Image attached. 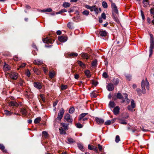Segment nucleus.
Instances as JSON below:
<instances>
[{
	"label": "nucleus",
	"instance_id": "obj_19",
	"mask_svg": "<svg viewBox=\"0 0 154 154\" xmlns=\"http://www.w3.org/2000/svg\"><path fill=\"white\" fill-rule=\"evenodd\" d=\"M81 57L83 58L88 59L89 57V56L87 54L84 53L81 54Z\"/></svg>",
	"mask_w": 154,
	"mask_h": 154
},
{
	"label": "nucleus",
	"instance_id": "obj_50",
	"mask_svg": "<svg viewBox=\"0 0 154 154\" xmlns=\"http://www.w3.org/2000/svg\"><path fill=\"white\" fill-rule=\"evenodd\" d=\"M101 18H103L104 20H105L106 18V16L105 13H103L101 15Z\"/></svg>",
	"mask_w": 154,
	"mask_h": 154
},
{
	"label": "nucleus",
	"instance_id": "obj_8",
	"mask_svg": "<svg viewBox=\"0 0 154 154\" xmlns=\"http://www.w3.org/2000/svg\"><path fill=\"white\" fill-rule=\"evenodd\" d=\"M150 42V46L149 50V57L152 54L153 49L154 48V41Z\"/></svg>",
	"mask_w": 154,
	"mask_h": 154
},
{
	"label": "nucleus",
	"instance_id": "obj_44",
	"mask_svg": "<svg viewBox=\"0 0 154 154\" xmlns=\"http://www.w3.org/2000/svg\"><path fill=\"white\" fill-rule=\"evenodd\" d=\"M82 13L83 15L87 16L89 14V11L87 10H85L82 12Z\"/></svg>",
	"mask_w": 154,
	"mask_h": 154
},
{
	"label": "nucleus",
	"instance_id": "obj_58",
	"mask_svg": "<svg viewBox=\"0 0 154 154\" xmlns=\"http://www.w3.org/2000/svg\"><path fill=\"white\" fill-rule=\"evenodd\" d=\"M19 84H20V85L23 86L24 84V82L21 79L20 81Z\"/></svg>",
	"mask_w": 154,
	"mask_h": 154
},
{
	"label": "nucleus",
	"instance_id": "obj_59",
	"mask_svg": "<svg viewBox=\"0 0 154 154\" xmlns=\"http://www.w3.org/2000/svg\"><path fill=\"white\" fill-rule=\"evenodd\" d=\"M43 70L45 74H46L48 72V69L45 67H43Z\"/></svg>",
	"mask_w": 154,
	"mask_h": 154
},
{
	"label": "nucleus",
	"instance_id": "obj_55",
	"mask_svg": "<svg viewBox=\"0 0 154 154\" xmlns=\"http://www.w3.org/2000/svg\"><path fill=\"white\" fill-rule=\"evenodd\" d=\"M150 42L154 41V38H153V35L152 34H150Z\"/></svg>",
	"mask_w": 154,
	"mask_h": 154
},
{
	"label": "nucleus",
	"instance_id": "obj_57",
	"mask_svg": "<svg viewBox=\"0 0 154 154\" xmlns=\"http://www.w3.org/2000/svg\"><path fill=\"white\" fill-rule=\"evenodd\" d=\"M68 27L70 29H72V24L71 23H69L67 24Z\"/></svg>",
	"mask_w": 154,
	"mask_h": 154
},
{
	"label": "nucleus",
	"instance_id": "obj_40",
	"mask_svg": "<svg viewBox=\"0 0 154 154\" xmlns=\"http://www.w3.org/2000/svg\"><path fill=\"white\" fill-rule=\"evenodd\" d=\"M102 6L103 7L105 8H107V3L104 1H103L102 2Z\"/></svg>",
	"mask_w": 154,
	"mask_h": 154
},
{
	"label": "nucleus",
	"instance_id": "obj_33",
	"mask_svg": "<svg viewBox=\"0 0 154 154\" xmlns=\"http://www.w3.org/2000/svg\"><path fill=\"white\" fill-rule=\"evenodd\" d=\"M92 66H96L97 65V60L96 59L94 60L91 63Z\"/></svg>",
	"mask_w": 154,
	"mask_h": 154
},
{
	"label": "nucleus",
	"instance_id": "obj_2",
	"mask_svg": "<svg viewBox=\"0 0 154 154\" xmlns=\"http://www.w3.org/2000/svg\"><path fill=\"white\" fill-rule=\"evenodd\" d=\"M88 114V113H82L79 116V120L81 121L82 120L83 121H85L88 120V118L87 117H85L86 115Z\"/></svg>",
	"mask_w": 154,
	"mask_h": 154
},
{
	"label": "nucleus",
	"instance_id": "obj_31",
	"mask_svg": "<svg viewBox=\"0 0 154 154\" xmlns=\"http://www.w3.org/2000/svg\"><path fill=\"white\" fill-rule=\"evenodd\" d=\"M62 126L64 128L65 130H67L68 129V125L64 123H62L61 124Z\"/></svg>",
	"mask_w": 154,
	"mask_h": 154
},
{
	"label": "nucleus",
	"instance_id": "obj_18",
	"mask_svg": "<svg viewBox=\"0 0 154 154\" xmlns=\"http://www.w3.org/2000/svg\"><path fill=\"white\" fill-rule=\"evenodd\" d=\"M99 33L101 36H106L107 35V32L103 30H101L100 31Z\"/></svg>",
	"mask_w": 154,
	"mask_h": 154
},
{
	"label": "nucleus",
	"instance_id": "obj_1",
	"mask_svg": "<svg viewBox=\"0 0 154 154\" xmlns=\"http://www.w3.org/2000/svg\"><path fill=\"white\" fill-rule=\"evenodd\" d=\"M141 86L142 92L144 94H145L146 92V89L145 88V86L147 90H149V83L146 78V79L145 81L144 79L142 80Z\"/></svg>",
	"mask_w": 154,
	"mask_h": 154
},
{
	"label": "nucleus",
	"instance_id": "obj_36",
	"mask_svg": "<svg viewBox=\"0 0 154 154\" xmlns=\"http://www.w3.org/2000/svg\"><path fill=\"white\" fill-rule=\"evenodd\" d=\"M112 16L113 19L115 20V21L117 22L118 23L119 22V20L118 19L117 17L115 15L114 13L113 12L112 13Z\"/></svg>",
	"mask_w": 154,
	"mask_h": 154
},
{
	"label": "nucleus",
	"instance_id": "obj_63",
	"mask_svg": "<svg viewBox=\"0 0 154 154\" xmlns=\"http://www.w3.org/2000/svg\"><path fill=\"white\" fill-rule=\"evenodd\" d=\"M98 149L100 151H101L102 150V146L100 145V144H99L98 145Z\"/></svg>",
	"mask_w": 154,
	"mask_h": 154
},
{
	"label": "nucleus",
	"instance_id": "obj_27",
	"mask_svg": "<svg viewBox=\"0 0 154 154\" xmlns=\"http://www.w3.org/2000/svg\"><path fill=\"white\" fill-rule=\"evenodd\" d=\"M94 11L96 14H97L99 12V11L100 12L101 11V9L100 8L98 9L95 6L94 8Z\"/></svg>",
	"mask_w": 154,
	"mask_h": 154
},
{
	"label": "nucleus",
	"instance_id": "obj_62",
	"mask_svg": "<svg viewBox=\"0 0 154 154\" xmlns=\"http://www.w3.org/2000/svg\"><path fill=\"white\" fill-rule=\"evenodd\" d=\"M40 96L41 97V99H42V101L43 102H45V98L44 97L43 95V94H40Z\"/></svg>",
	"mask_w": 154,
	"mask_h": 154
},
{
	"label": "nucleus",
	"instance_id": "obj_64",
	"mask_svg": "<svg viewBox=\"0 0 154 154\" xmlns=\"http://www.w3.org/2000/svg\"><path fill=\"white\" fill-rule=\"evenodd\" d=\"M150 11L151 14L154 15V8H151Z\"/></svg>",
	"mask_w": 154,
	"mask_h": 154
},
{
	"label": "nucleus",
	"instance_id": "obj_4",
	"mask_svg": "<svg viewBox=\"0 0 154 154\" xmlns=\"http://www.w3.org/2000/svg\"><path fill=\"white\" fill-rule=\"evenodd\" d=\"M18 75V73L15 72H11L9 74V76L10 78L14 80H16L17 79Z\"/></svg>",
	"mask_w": 154,
	"mask_h": 154
},
{
	"label": "nucleus",
	"instance_id": "obj_43",
	"mask_svg": "<svg viewBox=\"0 0 154 154\" xmlns=\"http://www.w3.org/2000/svg\"><path fill=\"white\" fill-rule=\"evenodd\" d=\"M21 112L23 115H25L26 113V111L25 109H22L21 110Z\"/></svg>",
	"mask_w": 154,
	"mask_h": 154
},
{
	"label": "nucleus",
	"instance_id": "obj_25",
	"mask_svg": "<svg viewBox=\"0 0 154 154\" xmlns=\"http://www.w3.org/2000/svg\"><path fill=\"white\" fill-rule=\"evenodd\" d=\"M86 76L88 78H89L91 76L90 72L89 70H86L85 72Z\"/></svg>",
	"mask_w": 154,
	"mask_h": 154
},
{
	"label": "nucleus",
	"instance_id": "obj_61",
	"mask_svg": "<svg viewBox=\"0 0 154 154\" xmlns=\"http://www.w3.org/2000/svg\"><path fill=\"white\" fill-rule=\"evenodd\" d=\"M92 83L95 86H96L98 84V82L92 80Z\"/></svg>",
	"mask_w": 154,
	"mask_h": 154
},
{
	"label": "nucleus",
	"instance_id": "obj_17",
	"mask_svg": "<svg viewBox=\"0 0 154 154\" xmlns=\"http://www.w3.org/2000/svg\"><path fill=\"white\" fill-rule=\"evenodd\" d=\"M9 104L11 106H15L17 107L19 104L16 102L14 101H11L9 102Z\"/></svg>",
	"mask_w": 154,
	"mask_h": 154
},
{
	"label": "nucleus",
	"instance_id": "obj_3",
	"mask_svg": "<svg viewBox=\"0 0 154 154\" xmlns=\"http://www.w3.org/2000/svg\"><path fill=\"white\" fill-rule=\"evenodd\" d=\"M64 112V109L63 108H61L58 113V116L56 119V120H60L63 117Z\"/></svg>",
	"mask_w": 154,
	"mask_h": 154
},
{
	"label": "nucleus",
	"instance_id": "obj_34",
	"mask_svg": "<svg viewBox=\"0 0 154 154\" xmlns=\"http://www.w3.org/2000/svg\"><path fill=\"white\" fill-rule=\"evenodd\" d=\"M119 122L122 124L126 125L127 124V122L124 120L119 119Z\"/></svg>",
	"mask_w": 154,
	"mask_h": 154
},
{
	"label": "nucleus",
	"instance_id": "obj_52",
	"mask_svg": "<svg viewBox=\"0 0 154 154\" xmlns=\"http://www.w3.org/2000/svg\"><path fill=\"white\" fill-rule=\"evenodd\" d=\"M26 65V64L25 63H22L21 65L19 66V68L17 69L19 70L20 68H23Z\"/></svg>",
	"mask_w": 154,
	"mask_h": 154
},
{
	"label": "nucleus",
	"instance_id": "obj_39",
	"mask_svg": "<svg viewBox=\"0 0 154 154\" xmlns=\"http://www.w3.org/2000/svg\"><path fill=\"white\" fill-rule=\"evenodd\" d=\"M42 134L45 138H46L48 137V134L46 131H42Z\"/></svg>",
	"mask_w": 154,
	"mask_h": 154
},
{
	"label": "nucleus",
	"instance_id": "obj_35",
	"mask_svg": "<svg viewBox=\"0 0 154 154\" xmlns=\"http://www.w3.org/2000/svg\"><path fill=\"white\" fill-rule=\"evenodd\" d=\"M67 141L68 142V143L70 144L75 142V141L74 140L71 138H68Z\"/></svg>",
	"mask_w": 154,
	"mask_h": 154
},
{
	"label": "nucleus",
	"instance_id": "obj_12",
	"mask_svg": "<svg viewBox=\"0 0 154 154\" xmlns=\"http://www.w3.org/2000/svg\"><path fill=\"white\" fill-rule=\"evenodd\" d=\"M95 120L97 123L99 125H101L104 122V120L100 118L96 117Z\"/></svg>",
	"mask_w": 154,
	"mask_h": 154
},
{
	"label": "nucleus",
	"instance_id": "obj_51",
	"mask_svg": "<svg viewBox=\"0 0 154 154\" xmlns=\"http://www.w3.org/2000/svg\"><path fill=\"white\" fill-rule=\"evenodd\" d=\"M78 54L77 53H74L73 52L71 53L69 55L70 56H74L75 57L77 56H78Z\"/></svg>",
	"mask_w": 154,
	"mask_h": 154
},
{
	"label": "nucleus",
	"instance_id": "obj_16",
	"mask_svg": "<svg viewBox=\"0 0 154 154\" xmlns=\"http://www.w3.org/2000/svg\"><path fill=\"white\" fill-rule=\"evenodd\" d=\"M33 63L35 65H40L43 63V62L40 60H35L33 61Z\"/></svg>",
	"mask_w": 154,
	"mask_h": 154
},
{
	"label": "nucleus",
	"instance_id": "obj_53",
	"mask_svg": "<svg viewBox=\"0 0 154 154\" xmlns=\"http://www.w3.org/2000/svg\"><path fill=\"white\" fill-rule=\"evenodd\" d=\"M103 76L104 78H106L108 77V75L106 72H104L103 74Z\"/></svg>",
	"mask_w": 154,
	"mask_h": 154
},
{
	"label": "nucleus",
	"instance_id": "obj_56",
	"mask_svg": "<svg viewBox=\"0 0 154 154\" xmlns=\"http://www.w3.org/2000/svg\"><path fill=\"white\" fill-rule=\"evenodd\" d=\"M94 146H91L90 144L88 145V149L91 150H92L93 149V148Z\"/></svg>",
	"mask_w": 154,
	"mask_h": 154
},
{
	"label": "nucleus",
	"instance_id": "obj_47",
	"mask_svg": "<svg viewBox=\"0 0 154 154\" xmlns=\"http://www.w3.org/2000/svg\"><path fill=\"white\" fill-rule=\"evenodd\" d=\"M78 146L79 149L82 150H83V146L80 143H79L78 144Z\"/></svg>",
	"mask_w": 154,
	"mask_h": 154
},
{
	"label": "nucleus",
	"instance_id": "obj_5",
	"mask_svg": "<svg viewBox=\"0 0 154 154\" xmlns=\"http://www.w3.org/2000/svg\"><path fill=\"white\" fill-rule=\"evenodd\" d=\"M111 2V7L113 12L116 13V14H118V10L117 6H116L115 3L112 2L111 0H109Z\"/></svg>",
	"mask_w": 154,
	"mask_h": 154
},
{
	"label": "nucleus",
	"instance_id": "obj_54",
	"mask_svg": "<svg viewBox=\"0 0 154 154\" xmlns=\"http://www.w3.org/2000/svg\"><path fill=\"white\" fill-rule=\"evenodd\" d=\"M67 88V86L66 85H62L61 86V89L62 90H64Z\"/></svg>",
	"mask_w": 154,
	"mask_h": 154
},
{
	"label": "nucleus",
	"instance_id": "obj_41",
	"mask_svg": "<svg viewBox=\"0 0 154 154\" xmlns=\"http://www.w3.org/2000/svg\"><path fill=\"white\" fill-rule=\"evenodd\" d=\"M76 126L78 128H81L83 127V125L79 122L77 123Z\"/></svg>",
	"mask_w": 154,
	"mask_h": 154
},
{
	"label": "nucleus",
	"instance_id": "obj_30",
	"mask_svg": "<svg viewBox=\"0 0 154 154\" xmlns=\"http://www.w3.org/2000/svg\"><path fill=\"white\" fill-rule=\"evenodd\" d=\"M59 130L60 131V134H66V132H65V130L64 129L62 128H59Z\"/></svg>",
	"mask_w": 154,
	"mask_h": 154
},
{
	"label": "nucleus",
	"instance_id": "obj_23",
	"mask_svg": "<svg viewBox=\"0 0 154 154\" xmlns=\"http://www.w3.org/2000/svg\"><path fill=\"white\" fill-rule=\"evenodd\" d=\"M109 107L112 108L115 106V104L113 101H110L109 102Z\"/></svg>",
	"mask_w": 154,
	"mask_h": 154
},
{
	"label": "nucleus",
	"instance_id": "obj_46",
	"mask_svg": "<svg viewBox=\"0 0 154 154\" xmlns=\"http://www.w3.org/2000/svg\"><path fill=\"white\" fill-rule=\"evenodd\" d=\"M120 140V139L119 137V135H117L116 136V139H115V141L116 143H118Z\"/></svg>",
	"mask_w": 154,
	"mask_h": 154
},
{
	"label": "nucleus",
	"instance_id": "obj_38",
	"mask_svg": "<svg viewBox=\"0 0 154 154\" xmlns=\"http://www.w3.org/2000/svg\"><path fill=\"white\" fill-rule=\"evenodd\" d=\"M91 97L95 98L97 97V94L95 93L94 91H93L91 94Z\"/></svg>",
	"mask_w": 154,
	"mask_h": 154
},
{
	"label": "nucleus",
	"instance_id": "obj_42",
	"mask_svg": "<svg viewBox=\"0 0 154 154\" xmlns=\"http://www.w3.org/2000/svg\"><path fill=\"white\" fill-rule=\"evenodd\" d=\"M0 149L2 150L3 152H5V147L2 144H0Z\"/></svg>",
	"mask_w": 154,
	"mask_h": 154
},
{
	"label": "nucleus",
	"instance_id": "obj_15",
	"mask_svg": "<svg viewBox=\"0 0 154 154\" xmlns=\"http://www.w3.org/2000/svg\"><path fill=\"white\" fill-rule=\"evenodd\" d=\"M120 108L118 106H116L113 109V112L114 114L117 115L118 114L119 112Z\"/></svg>",
	"mask_w": 154,
	"mask_h": 154
},
{
	"label": "nucleus",
	"instance_id": "obj_7",
	"mask_svg": "<svg viewBox=\"0 0 154 154\" xmlns=\"http://www.w3.org/2000/svg\"><path fill=\"white\" fill-rule=\"evenodd\" d=\"M135 104L134 101L132 100L131 102V105H129L128 107V109L129 110H132L135 108Z\"/></svg>",
	"mask_w": 154,
	"mask_h": 154
},
{
	"label": "nucleus",
	"instance_id": "obj_45",
	"mask_svg": "<svg viewBox=\"0 0 154 154\" xmlns=\"http://www.w3.org/2000/svg\"><path fill=\"white\" fill-rule=\"evenodd\" d=\"M4 114L6 115H11V113L7 110H5L4 111Z\"/></svg>",
	"mask_w": 154,
	"mask_h": 154
},
{
	"label": "nucleus",
	"instance_id": "obj_9",
	"mask_svg": "<svg viewBox=\"0 0 154 154\" xmlns=\"http://www.w3.org/2000/svg\"><path fill=\"white\" fill-rule=\"evenodd\" d=\"M58 40L60 42H64L67 40V37L66 36H62L58 37Z\"/></svg>",
	"mask_w": 154,
	"mask_h": 154
},
{
	"label": "nucleus",
	"instance_id": "obj_29",
	"mask_svg": "<svg viewBox=\"0 0 154 154\" xmlns=\"http://www.w3.org/2000/svg\"><path fill=\"white\" fill-rule=\"evenodd\" d=\"M123 95H124V100L125 101H126L128 103H129L130 102V100L128 98V95L126 93H124L123 94Z\"/></svg>",
	"mask_w": 154,
	"mask_h": 154
},
{
	"label": "nucleus",
	"instance_id": "obj_60",
	"mask_svg": "<svg viewBox=\"0 0 154 154\" xmlns=\"http://www.w3.org/2000/svg\"><path fill=\"white\" fill-rule=\"evenodd\" d=\"M26 75L28 76L29 77L30 75V73L29 70H27L26 72Z\"/></svg>",
	"mask_w": 154,
	"mask_h": 154
},
{
	"label": "nucleus",
	"instance_id": "obj_11",
	"mask_svg": "<svg viewBox=\"0 0 154 154\" xmlns=\"http://www.w3.org/2000/svg\"><path fill=\"white\" fill-rule=\"evenodd\" d=\"M33 85L34 87L38 89H40L42 88V85L39 82H34L33 83Z\"/></svg>",
	"mask_w": 154,
	"mask_h": 154
},
{
	"label": "nucleus",
	"instance_id": "obj_28",
	"mask_svg": "<svg viewBox=\"0 0 154 154\" xmlns=\"http://www.w3.org/2000/svg\"><path fill=\"white\" fill-rule=\"evenodd\" d=\"M70 6V4L68 2H65L63 5V6L64 8L69 7Z\"/></svg>",
	"mask_w": 154,
	"mask_h": 154
},
{
	"label": "nucleus",
	"instance_id": "obj_24",
	"mask_svg": "<svg viewBox=\"0 0 154 154\" xmlns=\"http://www.w3.org/2000/svg\"><path fill=\"white\" fill-rule=\"evenodd\" d=\"M55 75V73L54 72H49V75L50 78L51 79H52Z\"/></svg>",
	"mask_w": 154,
	"mask_h": 154
},
{
	"label": "nucleus",
	"instance_id": "obj_14",
	"mask_svg": "<svg viewBox=\"0 0 154 154\" xmlns=\"http://www.w3.org/2000/svg\"><path fill=\"white\" fill-rule=\"evenodd\" d=\"M107 89L109 91H112L114 89V87L113 84L109 83L107 86Z\"/></svg>",
	"mask_w": 154,
	"mask_h": 154
},
{
	"label": "nucleus",
	"instance_id": "obj_26",
	"mask_svg": "<svg viewBox=\"0 0 154 154\" xmlns=\"http://www.w3.org/2000/svg\"><path fill=\"white\" fill-rule=\"evenodd\" d=\"M41 120V118L40 117H38L35 119L34 122L35 124L39 123Z\"/></svg>",
	"mask_w": 154,
	"mask_h": 154
},
{
	"label": "nucleus",
	"instance_id": "obj_21",
	"mask_svg": "<svg viewBox=\"0 0 154 154\" xmlns=\"http://www.w3.org/2000/svg\"><path fill=\"white\" fill-rule=\"evenodd\" d=\"M10 67L8 64H6L5 63V65L3 66V69L5 71H6L10 69Z\"/></svg>",
	"mask_w": 154,
	"mask_h": 154
},
{
	"label": "nucleus",
	"instance_id": "obj_32",
	"mask_svg": "<svg viewBox=\"0 0 154 154\" xmlns=\"http://www.w3.org/2000/svg\"><path fill=\"white\" fill-rule=\"evenodd\" d=\"M41 12H51L52 11V9L50 8H47L45 9H44L43 10H42Z\"/></svg>",
	"mask_w": 154,
	"mask_h": 154
},
{
	"label": "nucleus",
	"instance_id": "obj_10",
	"mask_svg": "<svg viewBox=\"0 0 154 154\" xmlns=\"http://www.w3.org/2000/svg\"><path fill=\"white\" fill-rule=\"evenodd\" d=\"M42 40L44 43L47 44L52 43L54 42V41H53L51 39L48 38V37H46L45 38L43 39Z\"/></svg>",
	"mask_w": 154,
	"mask_h": 154
},
{
	"label": "nucleus",
	"instance_id": "obj_13",
	"mask_svg": "<svg viewBox=\"0 0 154 154\" xmlns=\"http://www.w3.org/2000/svg\"><path fill=\"white\" fill-rule=\"evenodd\" d=\"M116 97L120 99H122V102H124L125 101V100H124V95H123V96H122L121 93H118L117 94Z\"/></svg>",
	"mask_w": 154,
	"mask_h": 154
},
{
	"label": "nucleus",
	"instance_id": "obj_6",
	"mask_svg": "<svg viewBox=\"0 0 154 154\" xmlns=\"http://www.w3.org/2000/svg\"><path fill=\"white\" fill-rule=\"evenodd\" d=\"M64 119L65 121L68 122L72 123V119L71 118L70 115L68 113L65 115Z\"/></svg>",
	"mask_w": 154,
	"mask_h": 154
},
{
	"label": "nucleus",
	"instance_id": "obj_49",
	"mask_svg": "<svg viewBox=\"0 0 154 154\" xmlns=\"http://www.w3.org/2000/svg\"><path fill=\"white\" fill-rule=\"evenodd\" d=\"M111 123V121L110 120H108L107 121L105 122L104 124L106 125H109Z\"/></svg>",
	"mask_w": 154,
	"mask_h": 154
},
{
	"label": "nucleus",
	"instance_id": "obj_48",
	"mask_svg": "<svg viewBox=\"0 0 154 154\" xmlns=\"http://www.w3.org/2000/svg\"><path fill=\"white\" fill-rule=\"evenodd\" d=\"M74 107H71L69 109V112L70 113H72L74 111Z\"/></svg>",
	"mask_w": 154,
	"mask_h": 154
},
{
	"label": "nucleus",
	"instance_id": "obj_22",
	"mask_svg": "<svg viewBox=\"0 0 154 154\" xmlns=\"http://www.w3.org/2000/svg\"><path fill=\"white\" fill-rule=\"evenodd\" d=\"M112 82L115 85H117L119 83V80L117 78H114L112 79Z\"/></svg>",
	"mask_w": 154,
	"mask_h": 154
},
{
	"label": "nucleus",
	"instance_id": "obj_20",
	"mask_svg": "<svg viewBox=\"0 0 154 154\" xmlns=\"http://www.w3.org/2000/svg\"><path fill=\"white\" fill-rule=\"evenodd\" d=\"M79 65V66L82 68H85L86 67L85 65L82 63V61L78 60L77 61Z\"/></svg>",
	"mask_w": 154,
	"mask_h": 154
},
{
	"label": "nucleus",
	"instance_id": "obj_37",
	"mask_svg": "<svg viewBox=\"0 0 154 154\" xmlns=\"http://www.w3.org/2000/svg\"><path fill=\"white\" fill-rule=\"evenodd\" d=\"M67 11L64 9H62L59 12H57L56 13V14H62L63 13L65 12H66Z\"/></svg>",
	"mask_w": 154,
	"mask_h": 154
}]
</instances>
